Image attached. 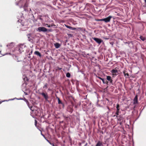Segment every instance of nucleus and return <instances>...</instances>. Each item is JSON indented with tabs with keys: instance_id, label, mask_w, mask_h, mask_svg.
<instances>
[{
	"instance_id": "f257e3e1",
	"label": "nucleus",
	"mask_w": 146,
	"mask_h": 146,
	"mask_svg": "<svg viewBox=\"0 0 146 146\" xmlns=\"http://www.w3.org/2000/svg\"><path fill=\"white\" fill-rule=\"evenodd\" d=\"M119 104H117L116 105V111L115 113L116 115H114L113 117H117V115H118L120 113L119 112Z\"/></svg>"
},
{
	"instance_id": "f03ea898",
	"label": "nucleus",
	"mask_w": 146,
	"mask_h": 146,
	"mask_svg": "<svg viewBox=\"0 0 146 146\" xmlns=\"http://www.w3.org/2000/svg\"><path fill=\"white\" fill-rule=\"evenodd\" d=\"M26 46L24 44H21L19 46V52H21L23 51L25 49Z\"/></svg>"
},
{
	"instance_id": "7ed1b4c3",
	"label": "nucleus",
	"mask_w": 146,
	"mask_h": 146,
	"mask_svg": "<svg viewBox=\"0 0 146 146\" xmlns=\"http://www.w3.org/2000/svg\"><path fill=\"white\" fill-rule=\"evenodd\" d=\"M38 31L39 32H46L47 31V29L44 27H39L38 28Z\"/></svg>"
},
{
	"instance_id": "20e7f679",
	"label": "nucleus",
	"mask_w": 146,
	"mask_h": 146,
	"mask_svg": "<svg viewBox=\"0 0 146 146\" xmlns=\"http://www.w3.org/2000/svg\"><path fill=\"white\" fill-rule=\"evenodd\" d=\"M112 18V16H109L106 18L103 19V21H104L106 23L110 22V21L111 19Z\"/></svg>"
},
{
	"instance_id": "39448f33",
	"label": "nucleus",
	"mask_w": 146,
	"mask_h": 146,
	"mask_svg": "<svg viewBox=\"0 0 146 146\" xmlns=\"http://www.w3.org/2000/svg\"><path fill=\"white\" fill-rule=\"evenodd\" d=\"M92 38L98 44H100L102 42H103V40L100 38Z\"/></svg>"
},
{
	"instance_id": "423d86ee",
	"label": "nucleus",
	"mask_w": 146,
	"mask_h": 146,
	"mask_svg": "<svg viewBox=\"0 0 146 146\" xmlns=\"http://www.w3.org/2000/svg\"><path fill=\"white\" fill-rule=\"evenodd\" d=\"M41 94L42 96H43L44 98L46 101H48V96L47 94L46 93H44L42 92L41 93Z\"/></svg>"
},
{
	"instance_id": "0eeeda50",
	"label": "nucleus",
	"mask_w": 146,
	"mask_h": 146,
	"mask_svg": "<svg viewBox=\"0 0 146 146\" xmlns=\"http://www.w3.org/2000/svg\"><path fill=\"white\" fill-rule=\"evenodd\" d=\"M117 119L118 121L119 122L120 125H121L123 119V117L120 116L118 117Z\"/></svg>"
},
{
	"instance_id": "6e6552de",
	"label": "nucleus",
	"mask_w": 146,
	"mask_h": 146,
	"mask_svg": "<svg viewBox=\"0 0 146 146\" xmlns=\"http://www.w3.org/2000/svg\"><path fill=\"white\" fill-rule=\"evenodd\" d=\"M14 43L13 42H11L9 44H8L7 45V47L9 48H11L14 47Z\"/></svg>"
},
{
	"instance_id": "1a4fd4ad",
	"label": "nucleus",
	"mask_w": 146,
	"mask_h": 146,
	"mask_svg": "<svg viewBox=\"0 0 146 146\" xmlns=\"http://www.w3.org/2000/svg\"><path fill=\"white\" fill-rule=\"evenodd\" d=\"M138 103L137 96L136 95L135 96L133 99V104H135Z\"/></svg>"
},
{
	"instance_id": "9d476101",
	"label": "nucleus",
	"mask_w": 146,
	"mask_h": 146,
	"mask_svg": "<svg viewBox=\"0 0 146 146\" xmlns=\"http://www.w3.org/2000/svg\"><path fill=\"white\" fill-rule=\"evenodd\" d=\"M107 79L109 81H110V83H112L113 80L111 79V77L110 76H106Z\"/></svg>"
},
{
	"instance_id": "9b49d317",
	"label": "nucleus",
	"mask_w": 146,
	"mask_h": 146,
	"mask_svg": "<svg viewBox=\"0 0 146 146\" xmlns=\"http://www.w3.org/2000/svg\"><path fill=\"white\" fill-rule=\"evenodd\" d=\"M54 46L56 48H58L60 47V45L59 43L56 42L54 44Z\"/></svg>"
},
{
	"instance_id": "f8f14e48",
	"label": "nucleus",
	"mask_w": 146,
	"mask_h": 146,
	"mask_svg": "<svg viewBox=\"0 0 146 146\" xmlns=\"http://www.w3.org/2000/svg\"><path fill=\"white\" fill-rule=\"evenodd\" d=\"M65 26L68 28L71 29L72 30H74L76 29V28L74 27H70L68 25H65Z\"/></svg>"
},
{
	"instance_id": "ddd939ff",
	"label": "nucleus",
	"mask_w": 146,
	"mask_h": 146,
	"mask_svg": "<svg viewBox=\"0 0 146 146\" xmlns=\"http://www.w3.org/2000/svg\"><path fill=\"white\" fill-rule=\"evenodd\" d=\"M102 145V142L100 141H99L95 146H101Z\"/></svg>"
},
{
	"instance_id": "4468645a",
	"label": "nucleus",
	"mask_w": 146,
	"mask_h": 146,
	"mask_svg": "<svg viewBox=\"0 0 146 146\" xmlns=\"http://www.w3.org/2000/svg\"><path fill=\"white\" fill-rule=\"evenodd\" d=\"M34 54H35L39 56L40 57H41V54L38 51H35L34 52Z\"/></svg>"
},
{
	"instance_id": "2eb2a0df",
	"label": "nucleus",
	"mask_w": 146,
	"mask_h": 146,
	"mask_svg": "<svg viewBox=\"0 0 146 146\" xmlns=\"http://www.w3.org/2000/svg\"><path fill=\"white\" fill-rule=\"evenodd\" d=\"M140 38L142 41H145L146 39V38L145 37H143L142 36H140Z\"/></svg>"
},
{
	"instance_id": "dca6fc26",
	"label": "nucleus",
	"mask_w": 146,
	"mask_h": 146,
	"mask_svg": "<svg viewBox=\"0 0 146 146\" xmlns=\"http://www.w3.org/2000/svg\"><path fill=\"white\" fill-rule=\"evenodd\" d=\"M111 72L113 73H117L118 71L116 69H113L111 70Z\"/></svg>"
},
{
	"instance_id": "f3484780",
	"label": "nucleus",
	"mask_w": 146,
	"mask_h": 146,
	"mask_svg": "<svg viewBox=\"0 0 146 146\" xmlns=\"http://www.w3.org/2000/svg\"><path fill=\"white\" fill-rule=\"evenodd\" d=\"M25 101L26 102L28 106L30 108V109L32 110L31 109V108H32V106H31V107H30L29 106V102L28 101L26 100V99H25Z\"/></svg>"
},
{
	"instance_id": "a211bd4d",
	"label": "nucleus",
	"mask_w": 146,
	"mask_h": 146,
	"mask_svg": "<svg viewBox=\"0 0 146 146\" xmlns=\"http://www.w3.org/2000/svg\"><path fill=\"white\" fill-rule=\"evenodd\" d=\"M66 76L68 78H70L71 76L70 74L68 72L66 73Z\"/></svg>"
},
{
	"instance_id": "6ab92c4d",
	"label": "nucleus",
	"mask_w": 146,
	"mask_h": 146,
	"mask_svg": "<svg viewBox=\"0 0 146 146\" xmlns=\"http://www.w3.org/2000/svg\"><path fill=\"white\" fill-rule=\"evenodd\" d=\"M124 76L126 77V78H128L129 77V75L128 73H127L125 74V75H124Z\"/></svg>"
},
{
	"instance_id": "aec40b11",
	"label": "nucleus",
	"mask_w": 146,
	"mask_h": 146,
	"mask_svg": "<svg viewBox=\"0 0 146 146\" xmlns=\"http://www.w3.org/2000/svg\"><path fill=\"white\" fill-rule=\"evenodd\" d=\"M98 78H99V79H100V80H101L102 82H103V83H104V79L103 78H101L100 77H99V76H98Z\"/></svg>"
},
{
	"instance_id": "412c9836",
	"label": "nucleus",
	"mask_w": 146,
	"mask_h": 146,
	"mask_svg": "<svg viewBox=\"0 0 146 146\" xmlns=\"http://www.w3.org/2000/svg\"><path fill=\"white\" fill-rule=\"evenodd\" d=\"M47 86H48L47 84H46L43 87V88H47Z\"/></svg>"
},
{
	"instance_id": "4be33fe9",
	"label": "nucleus",
	"mask_w": 146,
	"mask_h": 146,
	"mask_svg": "<svg viewBox=\"0 0 146 146\" xmlns=\"http://www.w3.org/2000/svg\"><path fill=\"white\" fill-rule=\"evenodd\" d=\"M58 104H62V102L60 99H58Z\"/></svg>"
},
{
	"instance_id": "5701e85b",
	"label": "nucleus",
	"mask_w": 146,
	"mask_h": 146,
	"mask_svg": "<svg viewBox=\"0 0 146 146\" xmlns=\"http://www.w3.org/2000/svg\"><path fill=\"white\" fill-rule=\"evenodd\" d=\"M96 21H103V19H96Z\"/></svg>"
},
{
	"instance_id": "b1692460",
	"label": "nucleus",
	"mask_w": 146,
	"mask_h": 146,
	"mask_svg": "<svg viewBox=\"0 0 146 146\" xmlns=\"http://www.w3.org/2000/svg\"><path fill=\"white\" fill-rule=\"evenodd\" d=\"M56 70H60L61 69H62V68H59V67H56Z\"/></svg>"
},
{
	"instance_id": "393cba45",
	"label": "nucleus",
	"mask_w": 146,
	"mask_h": 146,
	"mask_svg": "<svg viewBox=\"0 0 146 146\" xmlns=\"http://www.w3.org/2000/svg\"><path fill=\"white\" fill-rule=\"evenodd\" d=\"M46 26L47 27H51L52 26V25H48L47 24H46Z\"/></svg>"
},
{
	"instance_id": "a878e982",
	"label": "nucleus",
	"mask_w": 146,
	"mask_h": 146,
	"mask_svg": "<svg viewBox=\"0 0 146 146\" xmlns=\"http://www.w3.org/2000/svg\"><path fill=\"white\" fill-rule=\"evenodd\" d=\"M103 83L104 84H108V81L105 82L104 81V83Z\"/></svg>"
},
{
	"instance_id": "bb28decb",
	"label": "nucleus",
	"mask_w": 146,
	"mask_h": 146,
	"mask_svg": "<svg viewBox=\"0 0 146 146\" xmlns=\"http://www.w3.org/2000/svg\"><path fill=\"white\" fill-rule=\"evenodd\" d=\"M35 125L36 126L37 125V121L36 120H35Z\"/></svg>"
},
{
	"instance_id": "cd10ccee",
	"label": "nucleus",
	"mask_w": 146,
	"mask_h": 146,
	"mask_svg": "<svg viewBox=\"0 0 146 146\" xmlns=\"http://www.w3.org/2000/svg\"><path fill=\"white\" fill-rule=\"evenodd\" d=\"M123 73L124 75H125V74L126 73V71L125 70H124L123 71Z\"/></svg>"
},
{
	"instance_id": "c85d7f7f",
	"label": "nucleus",
	"mask_w": 146,
	"mask_h": 146,
	"mask_svg": "<svg viewBox=\"0 0 146 146\" xmlns=\"http://www.w3.org/2000/svg\"><path fill=\"white\" fill-rule=\"evenodd\" d=\"M56 98L58 100V99H60L57 96H56Z\"/></svg>"
},
{
	"instance_id": "c756f323",
	"label": "nucleus",
	"mask_w": 146,
	"mask_h": 146,
	"mask_svg": "<svg viewBox=\"0 0 146 146\" xmlns=\"http://www.w3.org/2000/svg\"><path fill=\"white\" fill-rule=\"evenodd\" d=\"M87 145V143H86L84 146H86Z\"/></svg>"
},
{
	"instance_id": "7c9ffc66",
	"label": "nucleus",
	"mask_w": 146,
	"mask_h": 146,
	"mask_svg": "<svg viewBox=\"0 0 146 146\" xmlns=\"http://www.w3.org/2000/svg\"><path fill=\"white\" fill-rule=\"evenodd\" d=\"M52 145L53 146H54V144L53 143H52Z\"/></svg>"
},
{
	"instance_id": "2f4dec72",
	"label": "nucleus",
	"mask_w": 146,
	"mask_h": 146,
	"mask_svg": "<svg viewBox=\"0 0 146 146\" xmlns=\"http://www.w3.org/2000/svg\"><path fill=\"white\" fill-rule=\"evenodd\" d=\"M49 142V143H50L51 145H52V143H50V142Z\"/></svg>"
},
{
	"instance_id": "473e14b6",
	"label": "nucleus",
	"mask_w": 146,
	"mask_h": 146,
	"mask_svg": "<svg viewBox=\"0 0 146 146\" xmlns=\"http://www.w3.org/2000/svg\"><path fill=\"white\" fill-rule=\"evenodd\" d=\"M1 103V102L0 103V104Z\"/></svg>"
}]
</instances>
